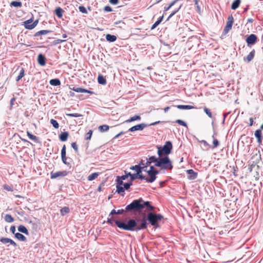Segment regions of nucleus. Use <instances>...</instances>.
<instances>
[{
    "label": "nucleus",
    "mask_w": 263,
    "mask_h": 263,
    "mask_svg": "<svg viewBox=\"0 0 263 263\" xmlns=\"http://www.w3.org/2000/svg\"><path fill=\"white\" fill-rule=\"evenodd\" d=\"M145 166L143 161H141L140 165L132 166L130 167L131 170H135L137 172L136 177L141 180H145L147 182L152 183L154 182L158 172L155 170L154 167L152 166L148 170L145 169Z\"/></svg>",
    "instance_id": "obj_1"
},
{
    "label": "nucleus",
    "mask_w": 263,
    "mask_h": 263,
    "mask_svg": "<svg viewBox=\"0 0 263 263\" xmlns=\"http://www.w3.org/2000/svg\"><path fill=\"white\" fill-rule=\"evenodd\" d=\"M152 212V211L148 212L149 213L147 215V220L152 226L156 228L158 227V222L163 219V216L160 214H157ZM141 222L140 224H137L136 227L134 228V230L138 231L147 228V223L145 216L143 217Z\"/></svg>",
    "instance_id": "obj_2"
},
{
    "label": "nucleus",
    "mask_w": 263,
    "mask_h": 263,
    "mask_svg": "<svg viewBox=\"0 0 263 263\" xmlns=\"http://www.w3.org/2000/svg\"><path fill=\"white\" fill-rule=\"evenodd\" d=\"M146 208L147 212L153 211L155 208L151 205L149 201H144L142 198L133 201L132 203L127 205L125 208V211L127 212H139Z\"/></svg>",
    "instance_id": "obj_3"
},
{
    "label": "nucleus",
    "mask_w": 263,
    "mask_h": 263,
    "mask_svg": "<svg viewBox=\"0 0 263 263\" xmlns=\"http://www.w3.org/2000/svg\"><path fill=\"white\" fill-rule=\"evenodd\" d=\"M107 222L111 225L115 222L118 227L126 231H134V228L137 226V222L134 219H130L125 223L118 220H114L112 218H108Z\"/></svg>",
    "instance_id": "obj_4"
},
{
    "label": "nucleus",
    "mask_w": 263,
    "mask_h": 263,
    "mask_svg": "<svg viewBox=\"0 0 263 263\" xmlns=\"http://www.w3.org/2000/svg\"><path fill=\"white\" fill-rule=\"evenodd\" d=\"M155 165L164 170H172L173 168L172 162L168 156L159 157L158 161Z\"/></svg>",
    "instance_id": "obj_5"
},
{
    "label": "nucleus",
    "mask_w": 263,
    "mask_h": 263,
    "mask_svg": "<svg viewBox=\"0 0 263 263\" xmlns=\"http://www.w3.org/2000/svg\"><path fill=\"white\" fill-rule=\"evenodd\" d=\"M172 148L173 145L171 142H166L163 146L158 147V156H167L171 153Z\"/></svg>",
    "instance_id": "obj_6"
},
{
    "label": "nucleus",
    "mask_w": 263,
    "mask_h": 263,
    "mask_svg": "<svg viewBox=\"0 0 263 263\" xmlns=\"http://www.w3.org/2000/svg\"><path fill=\"white\" fill-rule=\"evenodd\" d=\"M234 18L232 15H230L228 18L226 25L224 28V33H227L232 28L233 24Z\"/></svg>",
    "instance_id": "obj_7"
},
{
    "label": "nucleus",
    "mask_w": 263,
    "mask_h": 263,
    "mask_svg": "<svg viewBox=\"0 0 263 263\" xmlns=\"http://www.w3.org/2000/svg\"><path fill=\"white\" fill-rule=\"evenodd\" d=\"M67 174H68V173L66 171H59V172H51L50 173V175H51L50 178H51V179H53L57 178V177H65L67 175Z\"/></svg>",
    "instance_id": "obj_8"
},
{
    "label": "nucleus",
    "mask_w": 263,
    "mask_h": 263,
    "mask_svg": "<svg viewBox=\"0 0 263 263\" xmlns=\"http://www.w3.org/2000/svg\"><path fill=\"white\" fill-rule=\"evenodd\" d=\"M146 126V125L144 123H141L140 124L136 125L135 126H134L132 127H130L128 131L133 132L136 130H143L145 127Z\"/></svg>",
    "instance_id": "obj_9"
},
{
    "label": "nucleus",
    "mask_w": 263,
    "mask_h": 263,
    "mask_svg": "<svg viewBox=\"0 0 263 263\" xmlns=\"http://www.w3.org/2000/svg\"><path fill=\"white\" fill-rule=\"evenodd\" d=\"M257 40V37L255 34H251L247 39L246 42L248 45L254 44Z\"/></svg>",
    "instance_id": "obj_10"
},
{
    "label": "nucleus",
    "mask_w": 263,
    "mask_h": 263,
    "mask_svg": "<svg viewBox=\"0 0 263 263\" xmlns=\"http://www.w3.org/2000/svg\"><path fill=\"white\" fill-rule=\"evenodd\" d=\"M69 88L72 90H73L75 92H81V93H90V94H93V92L90 90H87V89H84V88H80V87H78V88H75V87H69Z\"/></svg>",
    "instance_id": "obj_11"
},
{
    "label": "nucleus",
    "mask_w": 263,
    "mask_h": 263,
    "mask_svg": "<svg viewBox=\"0 0 263 263\" xmlns=\"http://www.w3.org/2000/svg\"><path fill=\"white\" fill-rule=\"evenodd\" d=\"M255 137L257 138V143L259 145L262 144V133L261 129H257L255 132Z\"/></svg>",
    "instance_id": "obj_12"
},
{
    "label": "nucleus",
    "mask_w": 263,
    "mask_h": 263,
    "mask_svg": "<svg viewBox=\"0 0 263 263\" xmlns=\"http://www.w3.org/2000/svg\"><path fill=\"white\" fill-rule=\"evenodd\" d=\"M186 173L189 175L187 178L190 180L195 179L197 177V173L193 170H188L186 171Z\"/></svg>",
    "instance_id": "obj_13"
},
{
    "label": "nucleus",
    "mask_w": 263,
    "mask_h": 263,
    "mask_svg": "<svg viewBox=\"0 0 263 263\" xmlns=\"http://www.w3.org/2000/svg\"><path fill=\"white\" fill-rule=\"evenodd\" d=\"M37 62L41 66H44L46 64V58L42 54H39L37 57Z\"/></svg>",
    "instance_id": "obj_14"
},
{
    "label": "nucleus",
    "mask_w": 263,
    "mask_h": 263,
    "mask_svg": "<svg viewBox=\"0 0 263 263\" xmlns=\"http://www.w3.org/2000/svg\"><path fill=\"white\" fill-rule=\"evenodd\" d=\"M0 241L3 243H9L13 245L14 247L16 246V243L13 240L8 238L2 237L1 238Z\"/></svg>",
    "instance_id": "obj_15"
},
{
    "label": "nucleus",
    "mask_w": 263,
    "mask_h": 263,
    "mask_svg": "<svg viewBox=\"0 0 263 263\" xmlns=\"http://www.w3.org/2000/svg\"><path fill=\"white\" fill-rule=\"evenodd\" d=\"M66 146H65V145H64L62 147V151H61V158H62V162L65 164H67V162H66L67 158L66 157Z\"/></svg>",
    "instance_id": "obj_16"
},
{
    "label": "nucleus",
    "mask_w": 263,
    "mask_h": 263,
    "mask_svg": "<svg viewBox=\"0 0 263 263\" xmlns=\"http://www.w3.org/2000/svg\"><path fill=\"white\" fill-rule=\"evenodd\" d=\"M69 134L67 132H62L59 135V139L61 141L64 142L67 140Z\"/></svg>",
    "instance_id": "obj_17"
},
{
    "label": "nucleus",
    "mask_w": 263,
    "mask_h": 263,
    "mask_svg": "<svg viewBox=\"0 0 263 263\" xmlns=\"http://www.w3.org/2000/svg\"><path fill=\"white\" fill-rule=\"evenodd\" d=\"M27 135L30 139L33 140V141H34L36 143L39 142V138L37 137H36V136L32 135L29 131L27 132Z\"/></svg>",
    "instance_id": "obj_18"
},
{
    "label": "nucleus",
    "mask_w": 263,
    "mask_h": 263,
    "mask_svg": "<svg viewBox=\"0 0 263 263\" xmlns=\"http://www.w3.org/2000/svg\"><path fill=\"white\" fill-rule=\"evenodd\" d=\"M50 32H51V30H40V31L36 32L35 33L34 36H39L42 35H46Z\"/></svg>",
    "instance_id": "obj_19"
},
{
    "label": "nucleus",
    "mask_w": 263,
    "mask_h": 263,
    "mask_svg": "<svg viewBox=\"0 0 263 263\" xmlns=\"http://www.w3.org/2000/svg\"><path fill=\"white\" fill-rule=\"evenodd\" d=\"M38 23H39V20H36L34 21V22L33 21L32 23L31 24V25H26V29H28V30L33 29L36 26V25L38 24Z\"/></svg>",
    "instance_id": "obj_20"
},
{
    "label": "nucleus",
    "mask_w": 263,
    "mask_h": 263,
    "mask_svg": "<svg viewBox=\"0 0 263 263\" xmlns=\"http://www.w3.org/2000/svg\"><path fill=\"white\" fill-rule=\"evenodd\" d=\"M178 109H191L196 108L193 106L192 105H178L176 106Z\"/></svg>",
    "instance_id": "obj_21"
},
{
    "label": "nucleus",
    "mask_w": 263,
    "mask_h": 263,
    "mask_svg": "<svg viewBox=\"0 0 263 263\" xmlns=\"http://www.w3.org/2000/svg\"><path fill=\"white\" fill-rule=\"evenodd\" d=\"M240 4V0H235L232 4L231 9L232 10H236L239 6Z\"/></svg>",
    "instance_id": "obj_22"
},
{
    "label": "nucleus",
    "mask_w": 263,
    "mask_h": 263,
    "mask_svg": "<svg viewBox=\"0 0 263 263\" xmlns=\"http://www.w3.org/2000/svg\"><path fill=\"white\" fill-rule=\"evenodd\" d=\"M255 55V50L253 49L250 53L247 55V57L245 58V60H247V62H250L254 57Z\"/></svg>",
    "instance_id": "obj_23"
},
{
    "label": "nucleus",
    "mask_w": 263,
    "mask_h": 263,
    "mask_svg": "<svg viewBox=\"0 0 263 263\" xmlns=\"http://www.w3.org/2000/svg\"><path fill=\"white\" fill-rule=\"evenodd\" d=\"M15 237L17 239H18L19 240H21L22 241H25L27 240L26 237L25 236H24L23 234H22L20 233H15Z\"/></svg>",
    "instance_id": "obj_24"
},
{
    "label": "nucleus",
    "mask_w": 263,
    "mask_h": 263,
    "mask_svg": "<svg viewBox=\"0 0 263 263\" xmlns=\"http://www.w3.org/2000/svg\"><path fill=\"white\" fill-rule=\"evenodd\" d=\"M106 39L107 41H109L110 42H115V41H116L117 37H116V36H115L114 35L107 34L106 36Z\"/></svg>",
    "instance_id": "obj_25"
},
{
    "label": "nucleus",
    "mask_w": 263,
    "mask_h": 263,
    "mask_svg": "<svg viewBox=\"0 0 263 263\" xmlns=\"http://www.w3.org/2000/svg\"><path fill=\"white\" fill-rule=\"evenodd\" d=\"M56 15L59 18H61L63 16V10L60 7H58L55 10Z\"/></svg>",
    "instance_id": "obj_26"
},
{
    "label": "nucleus",
    "mask_w": 263,
    "mask_h": 263,
    "mask_svg": "<svg viewBox=\"0 0 263 263\" xmlns=\"http://www.w3.org/2000/svg\"><path fill=\"white\" fill-rule=\"evenodd\" d=\"M163 18V15L160 17L158 20L152 25L151 27V30L154 29L158 25H159L160 23L162 21Z\"/></svg>",
    "instance_id": "obj_27"
},
{
    "label": "nucleus",
    "mask_w": 263,
    "mask_h": 263,
    "mask_svg": "<svg viewBox=\"0 0 263 263\" xmlns=\"http://www.w3.org/2000/svg\"><path fill=\"white\" fill-rule=\"evenodd\" d=\"M141 120V117L138 115H136L133 117H132L129 119L126 120V122L129 123L133 121H135L136 120Z\"/></svg>",
    "instance_id": "obj_28"
},
{
    "label": "nucleus",
    "mask_w": 263,
    "mask_h": 263,
    "mask_svg": "<svg viewBox=\"0 0 263 263\" xmlns=\"http://www.w3.org/2000/svg\"><path fill=\"white\" fill-rule=\"evenodd\" d=\"M50 84L52 86H59L61 84V82L58 79H54L50 81Z\"/></svg>",
    "instance_id": "obj_29"
},
{
    "label": "nucleus",
    "mask_w": 263,
    "mask_h": 263,
    "mask_svg": "<svg viewBox=\"0 0 263 263\" xmlns=\"http://www.w3.org/2000/svg\"><path fill=\"white\" fill-rule=\"evenodd\" d=\"M98 83L100 84L104 85L106 83L105 78L102 75H99L98 77Z\"/></svg>",
    "instance_id": "obj_30"
},
{
    "label": "nucleus",
    "mask_w": 263,
    "mask_h": 263,
    "mask_svg": "<svg viewBox=\"0 0 263 263\" xmlns=\"http://www.w3.org/2000/svg\"><path fill=\"white\" fill-rule=\"evenodd\" d=\"M69 212H70V210H69V208L67 207V206H65V207L63 208L60 210L61 215L62 216L65 215L66 214L69 213Z\"/></svg>",
    "instance_id": "obj_31"
},
{
    "label": "nucleus",
    "mask_w": 263,
    "mask_h": 263,
    "mask_svg": "<svg viewBox=\"0 0 263 263\" xmlns=\"http://www.w3.org/2000/svg\"><path fill=\"white\" fill-rule=\"evenodd\" d=\"M25 74V70L23 68H21L19 72L18 76L17 77L16 79V81H19L24 76Z\"/></svg>",
    "instance_id": "obj_32"
},
{
    "label": "nucleus",
    "mask_w": 263,
    "mask_h": 263,
    "mask_svg": "<svg viewBox=\"0 0 263 263\" xmlns=\"http://www.w3.org/2000/svg\"><path fill=\"white\" fill-rule=\"evenodd\" d=\"M18 231L22 232L26 235L28 234V231L27 228L24 226H22V225L18 227Z\"/></svg>",
    "instance_id": "obj_33"
},
{
    "label": "nucleus",
    "mask_w": 263,
    "mask_h": 263,
    "mask_svg": "<svg viewBox=\"0 0 263 263\" xmlns=\"http://www.w3.org/2000/svg\"><path fill=\"white\" fill-rule=\"evenodd\" d=\"M98 176H99V174L98 173H92L90 175H89L88 176L87 179L89 181H92V180L96 179Z\"/></svg>",
    "instance_id": "obj_34"
},
{
    "label": "nucleus",
    "mask_w": 263,
    "mask_h": 263,
    "mask_svg": "<svg viewBox=\"0 0 263 263\" xmlns=\"http://www.w3.org/2000/svg\"><path fill=\"white\" fill-rule=\"evenodd\" d=\"M109 128V127L107 125H103L99 127V129L101 132H106Z\"/></svg>",
    "instance_id": "obj_35"
},
{
    "label": "nucleus",
    "mask_w": 263,
    "mask_h": 263,
    "mask_svg": "<svg viewBox=\"0 0 263 263\" xmlns=\"http://www.w3.org/2000/svg\"><path fill=\"white\" fill-rule=\"evenodd\" d=\"M5 220L7 222H12L14 221V218L10 214H6L5 216Z\"/></svg>",
    "instance_id": "obj_36"
},
{
    "label": "nucleus",
    "mask_w": 263,
    "mask_h": 263,
    "mask_svg": "<svg viewBox=\"0 0 263 263\" xmlns=\"http://www.w3.org/2000/svg\"><path fill=\"white\" fill-rule=\"evenodd\" d=\"M212 138H213L212 148H215L219 145V142L217 139L214 138V136H212Z\"/></svg>",
    "instance_id": "obj_37"
},
{
    "label": "nucleus",
    "mask_w": 263,
    "mask_h": 263,
    "mask_svg": "<svg viewBox=\"0 0 263 263\" xmlns=\"http://www.w3.org/2000/svg\"><path fill=\"white\" fill-rule=\"evenodd\" d=\"M10 5L15 7H21L22 4L21 2L13 1L10 3Z\"/></svg>",
    "instance_id": "obj_38"
},
{
    "label": "nucleus",
    "mask_w": 263,
    "mask_h": 263,
    "mask_svg": "<svg viewBox=\"0 0 263 263\" xmlns=\"http://www.w3.org/2000/svg\"><path fill=\"white\" fill-rule=\"evenodd\" d=\"M124 210L123 209L119 210L118 211H116L115 210H112L110 215H114V214H122L124 212Z\"/></svg>",
    "instance_id": "obj_39"
},
{
    "label": "nucleus",
    "mask_w": 263,
    "mask_h": 263,
    "mask_svg": "<svg viewBox=\"0 0 263 263\" xmlns=\"http://www.w3.org/2000/svg\"><path fill=\"white\" fill-rule=\"evenodd\" d=\"M50 123L54 128H59V124L58 122L55 120L53 119H51Z\"/></svg>",
    "instance_id": "obj_40"
},
{
    "label": "nucleus",
    "mask_w": 263,
    "mask_h": 263,
    "mask_svg": "<svg viewBox=\"0 0 263 263\" xmlns=\"http://www.w3.org/2000/svg\"><path fill=\"white\" fill-rule=\"evenodd\" d=\"M33 16H32L30 19L26 20L24 22V26L25 28L26 27V25H31L33 22Z\"/></svg>",
    "instance_id": "obj_41"
},
{
    "label": "nucleus",
    "mask_w": 263,
    "mask_h": 263,
    "mask_svg": "<svg viewBox=\"0 0 263 263\" xmlns=\"http://www.w3.org/2000/svg\"><path fill=\"white\" fill-rule=\"evenodd\" d=\"M116 187H117V192L118 193L121 194L122 193L124 192L125 190H124V187L123 186H122L121 185H117Z\"/></svg>",
    "instance_id": "obj_42"
},
{
    "label": "nucleus",
    "mask_w": 263,
    "mask_h": 263,
    "mask_svg": "<svg viewBox=\"0 0 263 263\" xmlns=\"http://www.w3.org/2000/svg\"><path fill=\"white\" fill-rule=\"evenodd\" d=\"M204 112H205V114L210 118H213V115H212V112L211 111V110L208 109L207 107H204Z\"/></svg>",
    "instance_id": "obj_43"
},
{
    "label": "nucleus",
    "mask_w": 263,
    "mask_h": 263,
    "mask_svg": "<svg viewBox=\"0 0 263 263\" xmlns=\"http://www.w3.org/2000/svg\"><path fill=\"white\" fill-rule=\"evenodd\" d=\"M92 134V131L91 130H89V132L85 134V139L87 140H90L91 138Z\"/></svg>",
    "instance_id": "obj_44"
},
{
    "label": "nucleus",
    "mask_w": 263,
    "mask_h": 263,
    "mask_svg": "<svg viewBox=\"0 0 263 263\" xmlns=\"http://www.w3.org/2000/svg\"><path fill=\"white\" fill-rule=\"evenodd\" d=\"M175 122L183 126L187 127V124L181 120L177 119L175 121Z\"/></svg>",
    "instance_id": "obj_45"
},
{
    "label": "nucleus",
    "mask_w": 263,
    "mask_h": 263,
    "mask_svg": "<svg viewBox=\"0 0 263 263\" xmlns=\"http://www.w3.org/2000/svg\"><path fill=\"white\" fill-rule=\"evenodd\" d=\"M148 161L151 162V163L153 162H154L155 163H157V161H158V158H156L155 156H152L148 158Z\"/></svg>",
    "instance_id": "obj_46"
},
{
    "label": "nucleus",
    "mask_w": 263,
    "mask_h": 263,
    "mask_svg": "<svg viewBox=\"0 0 263 263\" xmlns=\"http://www.w3.org/2000/svg\"><path fill=\"white\" fill-rule=\"evenodd\" d=\"M66 116L68 117H81L82 115L78 113H74V114H66Z\"/></svg>",
    "instance_id": "obj_47"
},
{
    "label": "nucleus",
    "mask_w": 263,
    "mask_h": 263,
    "mask_svg": "<svg viewBox=\"0 0 263 263\" xmlns=\"http://www.w3.org/2000/svg\"><path fill=\"white\" fill-rule=\"evenodd\" d=\"M79 9L80 11L83 13H87L86 8L83 6H79Z\"/></svg>",
    "instance_id": "obj_48"
},
{
    "label": "nucleus",
    "mask_w": 263,
    "mask_h": 263,
    "mask_svg": "<svg viewBox=\"0 0 263 263\" xmlns=\"http://www.w3.org/2000/svg\"><path fill=\"white\" fill-rule=\"evenodd\" d=\"M182 5H180L179 7L176 10L173 11L168 17L167 20H168L170 18H171L173 15H174L181 8Z\"/></svg>",
    "instance_id": "obj_49"
},
{
    "label": "nucleus",
    "mask_w": 263,
    "mask_h": 263,
    "mask_svg": "<svg viewBox=\"0 0 263 263\" xmlns=\"http://www.w3.org/2000/svg\"><path fill=\"white\" fill-rule=\"evenodd\" d=\"M178 0H175L172 2L167 8H165L164 11H166L168 10Z\"/></svg>",
    "instance_id": "obj_50"
},
{
    "label": "nucleus",
    "mask_w": 263,
    "mask_h": 263,
    "mask_svg": "<svg viewBox=\"0 0 263 263\" xmlns=\"http://www.w3.org/2000/svg\"><path fill=\"white\" fill-rule=\"evenodd\" d=\"M132 185V182H129V183H124V190H127L128 189L130 186Z\"/></svg>",
    "instance_id": "obj_51"
},
{
    "label": "nucleus",
    "mask_w": 263,
    "mask_h": 263,
    "mask_svg": "<svg viewBox=\"0 0 263 263\" xmlns=\"http://www.w3.org/2000/svg\"><path fill=\"white\" fill-rule=\"evenodd\" d=\"M71 146L74 149V151L76 152H77L78 151V145H77V143L76 142H72L71 143Z\"/></svg>",
    "instance_id": "obj_52"
},
{
    "label": "nucleus",
    "mask_w": 263,
    "mask_h": 263,
    "mask_svg": "<svg viewBox=\"0 0 263 263\" xmlns=\"http://www.w3.org/2000/svg\"><path fill=\"white\" fill-rule=\"evenodd\" d=\"M117 185H121L123 184V180H122L120 178H119L118 177L117 180Z\"/></svg>",
    "instance_id": "obj_53"
},
{
    "label": "nucleus",
    "mask_w": 263,
    "mask_h": 263,
    "mask_svg": "<svg viewBox=\"0 0 263 263\" xmlns=\"http://www.w3.org/2000/svg\"><path fill=\"white\" fill-rule=\"evenodd\" d=\"M104 10L107 12H110L112 11V9L110 6H107L104 7Z\"/></svg>",
    "instance_id": "obj_54"
},
{
    "label": "nucleus",
    "mask_w": 263,
    "mask_h": 263,
    "mask_svg": "<svg viewBox=\"0 0 263 263\" xmlns=\"http://www.w3.org/2000/svg\"><path fill=\"white\" fill-rule=\"evenodd\" d=\"M119 2V0H109V3L112 5H117Z\"/></svg>",
    "instance_id": "obj_55"
},
{
    "label": "nucleus",
    "mask_w": 263,
    "mask_h": 263,
    "mask_svg": "<svg viewBox=\"0 0 263 263\" xmlns=\"http://www.w3.org/2000/svg\"><path fill=\"white\" fill-rule=\"evenodd\" d=\"M143 163L144 164V166H145V169L147 170V167L148 165H149L151 164V162L148 161V160H147L146 162L145 163L143 162Z\"/></svg>",
    "instance_id": "obj_56"
},
{
    "label": "nucleus",
    "mask_w": 263,
    "mask_h": 263,
    "mask_svg": "<svg viewBox=\"0 0 263 263\" xmlns=\"http://www.w3.org/2000/svg\"><path fill=\"white\" fill-rule=\"evenodd\" d=\"M128 175H129V176H130L131 177V180H134L135 178H137L136 177V175H137V174H136V175H133V174H130V173H128Z\"/></svg>",
    "instance_id": "obj_57"
},
{
    "label": "nucleus",
    "mask_w": 263,
    "mask_h": 263,
    "mask_svg": "<svg viewBox=\"0 0 263 263\" xmlns=\"http://www.w3.org/2000/svg\"><path fill=\"white\" fill-rule=\"evenodd\" d=\"M65 40H61V39H58V40H55L54 41V42H55V44H60V43H62L63 42H65Z\"/></svg>",
    "instance_id": "obj_58"
},
{
    "label": "nucleus",
    "mask_w": 263,
    "mask_h": 263,
    "mask_svg": "<svg viewBox=\"0 0 263 263\" xmlns=\"http://www.w3.org/2000/svg\"><path fill=\"white\" fill-rule=\"evenodd\" d=\"M201 142L202 143H203V145H204L205 146H209V144H208V143L206 141H205V140H202V141H201Z\"/></svg>",
    "instance_id": "obj_59"
},
{
    "label": "nucleus",
    "mask_w": 263,
    "mask_h": 263,
    "mask_svg": "<svg viewBox=\"0 0 263 263\" xmlns=\"http://www.w3.org/2000/svg\"><path fill=\"white\" fill-rule=\"evenodd\" d=\"M10 231L12 233H14L15 231V226H11L10 228Z\"/></svg>",
    "instance_id": "obj_60"
},
{
    "label": "nucleus",
    "mask_w": 263,
    "mask_h": 263,
    "mask_svg": "<svg viewBox=\"0 0 263 263\" xmlns=\"http://www.w3.org/2000/svg\"><path fill=\"white\" fill-rule=\"evenodd\" d=\"M249 120H250L249 125L251 126L253 125V122H254L253 119L252 118H250Z\"/></svg>",
    "instance_id": "obj_61"
},
{
    "label": "nucleus",
    "mask_w": 263,
    "mask_h": 263,
    "mask_svg": "<svg viewBox=\"0 0 263 263\" xmlns=\"http://www.w3.org/2000/svg\"><path fill=\"white\" fill-rule=\"evenodd\" d=\"M128 175H123L122 176H121V177H120L122 180H125V179H126L127 177H128Z\"/></svg>",
    "instance_id": "obj_62"
},
{
    "label": "nucleus",
    "mask_w": 263,
    "mask_h": 263,
    "mask_svg": "<svg viewBox=\"0 0 263 263\" xmlns=\"http://www.w3.org/2000/svg\"><path fill=\"white\" fill-rule=\"evenodd\" d=\"M160 122V121H157V122L151 123L149 125H156V124L159 123Z\"/></svg>",
    "instance_id": "obj_63"
},
{
    "label": "nucleus",
    "mask_w": 263,
    "mask_h": 263,
    "mask_svg": "<svg viewBox=\"0 0 263 263\" xmlns=\"http://www.w3.org/2000/svg\"><path fill=\"white\" fill-rule=\"evenodd\" d=\"M170 109V107L167 106V107H166L165 108H164L163 109H164V112H167Z\"/></svg>",
    "instance_id": "obj_64"
}]
</instances>
